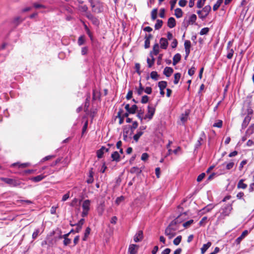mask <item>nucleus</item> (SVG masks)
<instances>
[{"mask_svg": "<svg viewBox=\"0 0 254 254\" xmlns=\"http://www.w3.org/2000/svg\"><path fill=\"white\" fill-rule=\"evenodd\" d=\"M182 214L173 220L165 230V234L169 239H171L176 235V231L179 229V224L181 222L180 217Z\"/></svg>", "mask_w": 254, "mask_h": 254, "instance_id": "f257e3e1", "label": "nucleus"}, {"mask_svg": "<svg viewBox=\"0 0 254 254\" xmlns=\"http://www.w3.org/2000/svg\"><path fill=\"white\" fill-rule=\"evenodd\" d=\"M232 210L231 204H226L220 209V215L218 217V220L224 219L225 217L229 215Z\"/></svg>", "mask_w": 254, "mask_h": 254, "instance_id": "f03ea898", "label": "nucleus"}, {"mask_svg": "<svg viewBox=\"0 0 254 254\" xmlns=\"http://www.w3.org/2000/svg\"><path fill=\"white\" fill-rule=\"evenodd\" d=\"M92 11L95 13H100L103 10V3L99 1H93L92 0H89Z\"/></svg>", "mask_w": 254, "mask_h": 254, "instance_id": "7ed1b4c3", "label": "nucleus"}, {"mask_svg": "<svg viewBox=\"0 0 254 254\" xmlns=\"http://www.w3.org/2000/svg\"><path fill=\"white\" fill-rule=\"evenodd\" d=\"M90 200L86 199L83 201L82 204V212L81 213V216L85 217L87 216L88 212L90 210Z\"/></svg>", "mask_w": 254, "mask_h": 254, "instance_id": "20e7f679", "label": "nucleus"}, {"mask_svg": "<svg viewBox=\"0 0 254 254\" xmlns=\"http://www.w3.org/2000/svg\"><path fill=\"white\" fill-rule=\"evenodd\" d=\"M211 9V6L208 5L204 6L201 10L197 11V13L198 15V17L200 19H204L209 14Z\"/></svg>", "mask_w": 254, "mask_h": 254, "instance_id": "39448f33", "label": "nucleus"}, {"mask_svg": "<svg viewBox=\"0 0 254 254\" xmlns=\"http://www.w3.org/2000/svg\"><path fill=\"white\" fill-rule=\"evenodd\" d=\"M0 180L12 187H16L20 184V183L16 180L12 179L7 178H1Z\"/></svg>", "mask_w": 254, "mask_h": 254, "instance_id": "423d86ee", "label": "nucleus"}, {"mask_svg": "<svg viewBox=\"0 0 254 254\" xmlns=\"http://www.w3.org/2000/svg\"><path fill=\"white\" fill-rule=\"evenodd\" d=\"M155 109L152 106H148L147 108V113L145 115L144 117V119H148L151 120L152 119L153 116L155 113Z\"/></svg>", "mask_w": 254, "mask_h": 254, "instance_id": "0eeeda50", "label": "nucleus"}, {"mask_svg": "<svg viewBox=\"0 0 254 254\" xmlns=\"http://www.w3.org/2000/svg\"><path fill=\"white\" fill-rule=\"evenodd\" d=\"M69 234L70 233H68L66 234L61 235L59 237L60 239H64V246H67L71 243V240L67 238Z\"/></svg>", "mask_w": 254, "mask_h": 254, "instance_id": "6e6552de", "label": "nucleus"}, {"mask_svg": "<svg viewBox=\"0 0 254 254\" xmlns=\"http://www.w3.org/2000/svg\"><path fill=\"white\" fill-rule=\"evenodd\" d=\"M214 205L212 204H208L207 206L203 208L201 210L200 212L201 214H204L207 212L210 211L213 208Z\"/></svg>", "mask_w": 254, "mask_h": 254, "instance_id": "1a4fd4ad", "label": "nucleus"}, {"mask_svg": "<svg viewBox=\"0 0 254 254\" xmlns=\"http://www.w3.org/2000/svg\"><path fill=\"white\" fill-rule=\"evenodd\" d=\"M143 238V232L139 231L134 237V241L135 242L140 241Z\"/></svg>", "mask_w": 254, "mask_h": 254, "instance_id": "9d476101", "label": "nucleus"}, {"mask_svg": "<svg viewBox=\"0 0 254 254\" xmlns=\"http://www.w3.org/2000/svg\"><path fill=\"white\" fill-rule=\"evenodd\" d=\"M160 44L162 49H166L167 48L168 43L166 39L161 38L160 40Z\"/></svg>", "mask_w": 254, "mask_h": 254, "instance_id": "9b49d317", "label": "nucleus"}, {"mask_svg": "<svg viewBox=\"0 0 254 254\" xmlns=\"http://www.w3.org/2000/svg\"><path fill=\"white\" fill-rule=\"evenodd\" d=\"M176 20L174 17H170L168 20L167 25L170 28H173L176 26Z\"/></svg>", "mask_w": 254, "mask_h": 254, "instance_id": "f8f14e48", "label": "nucleus"}, {"mask_svg": "<svg viewBox=\"0 0 254 254\" xmlns=\"http://www.w3.org/2000/svg\"><path fill=\"white\" fill-rule=\"evenodd\" d=\"M212 243L210 242L204 244L201 248V254H204L206 251L211 247Z\"/></svg>", "mask_w": 254, "mask_h": 254, "instance_id": "ddd939ff", "label": "nucleus"}, {"mask_svg": "<svg viewBox=\"0 0 254 254\" xmlns=\"http://www.w3.org/2000/svg\"><path fill=\"white\" fill-rule=\"evenodd\" d=\"M173 69L171 67H166L164 68L163 73L167 76L169 77L173 72Z\"/></svg>", "mask_w": 254, "mask_h": 254, "instance_id": "4468645a", "label": "nucleus"}, {"mask_svg": "<svg viewBox=\"0 0 254 254\" xmlns=\"http://www.w3.org/2000/svg\"><path fill=\"white\" fill-rule=\"evenodd\" d=\"M111 158L113 161L118 162L120 161V155L118 152L114 151L111 155Z\"/></svg>", "mask_w": 254, "mask_h": 254, "instance_id": "2eb2a0df", "label": "nucleus"}, {"mask_svg": "<svg viewBox=\"0 0 254 254\" xmlns=\"http://www.w3.org/2000/svg\"><path fill=\"white\" fill-rule=\"evenodd\" d=\"M104 149H106V152H108L109 148H107L105 147L102 146L99 150L97 152V156L98 158H101L104 154Z\"/></svg>", "mask_w": 254, "mask_h": 254, "instance_id": "dca6fc26", "label": "nucleus"}, {"mask_svg": "<svg viewBox=\"0 0 254 254\" xmlns=\"http://www.w3.org/2000/svg\"><path fill=\"white\" fill-rule=\"evenodd\" d=\"M150 56L151 58V60H150L149 58H147V63L148 64V67L149 68H150L152 66L155 62V58L153 57L152 55V52H150Z\"/></svg>", "mask_w": 254, "mask_h": 254, "instance_id": "f3484780", "label": "nucleus"}, {"mask_svg": "<svg viewBox=\"0 0 254 254\" xmlns=\"http://www.w3.org/2000/svg\"><path fill=\"white\" fill-rule=\"evenodd\" d=\"M181 55L178 53L175 55L173 59V64L175 65L177 64L181 60Z\"/></svg>", "mask_w": 254, "mask_h": 254, "instance_id": "a211bd4d", "label": "nucleus"}, {"mask_svg": "<svg viewBox=\"0 0 254 254\" xmlns=\"http://www.w3.org/2000/svg\"><path fill=\"white\" fill-rule=\"evenodd\" d=\"M248 234V230H245L243 231L240 237H239L236 240V242L238 244H239L241 241Z\"/></svg>", "mask_w": 254, "mask_h": 254, "instance_id": "6ab92c4d", "label": "nucleus"}, {"mask_svg": "<svg viewBox=\"0 0 254 254\" xmlns=\"http://www.w3.org/2000/svg\"><path fill=\"white\" fill-rule=\"evenodd\" d=\"M137 246L136 245L131 244L129 246L128 248V252L129 254H135L136 253V248Z\"/></svg>", "mask_w": 254, "mask_h": 254, "instance_id": "aec40b11", "label": "nucleus"}, {"mask_svg": "<svg viewBox=\"0 0 254 254\" xmlns=\"http://www.w3.org/2000/svg\"><path fill=\"white\" fill-rule=\"evenodd\" d=\"M44 178H45L44 176H43L42 175H38L36 177L31 178V180L34 182H40L41 180H42Z\"/></svg>", "mask_w": 254, "mask_h": 254, "instance_id": "412c9836", "label": "nucleus"}, {"mask_svg": "<svg viewBox=\"0 0 254 254\" xmlns=\"http://www.w3.org/2000/svg\"><path fill=\"white\" fill-rule=\"evenodd\" d=\"M183 11L180 8H177L175 10V15L177 18H180L183 16Z\"/></svg>", "mask_w": 254, "mask_h": 254, "instance_id": "4be33fe9", "label": "nucleus"}, {"mask_svg": "<svg viewBox=\"0 0 254 254\" xmlns=\"http://www.w3.org/2000/svg\"><path fill=\"white\" fill-rule=\"evenodd\" d=\"M197 18L196 15L194 14H191L189 19L188 24H193L196 21Z\"/></svg>", "mask_w": 254, "mask_h": 254, "instance_id": "5701e85b", "label": "nucleus"}, {"mask_svg": "<svg viewBox=\"0 0 254 254\" xmlns=\"http://www.w3.org/2000/svg\"><path fill=\"white\" fill-rule=\"evenodd\" d=\"M251 118L249 116H247L245 118L244 121L243 122V124H242L243 127H246L248 126V125L249 124V123L251 120Z\"/></svg>", "mask_w": 254, "mask_h": 254, "instance_id": "b1692460", "label": "nucleus"}, {"mask_svg": "<svg viewBox=\"0 0 254 254\" xmlns=\"http://www.w3.org/2000/svg\"><path fill=\"white\" fill-rule=\"evenodd\" d=\"M18 165L19 168H25L28 166L30 165V164L28 163L19 164V163L17 162L12 164L11 165V167H15V166Z\"/></svg>", "mask_w": 254, "mask_h": 254, "instance_id": "393cba45", "label": "nucleus"}, {"mask_svg": "<svg viewBox=\"0 0 254 254\" xmlns=\"http://www.w3.org/2000/svg\"><path fill=\"white\" fill-rule=\"evenodd\" d=\"M143 131L141 130H137V133L133 136L134 140L137 142L138 141L139 137L143 134Z\"/></svg>", "mask_w": 254, "mask_h": 254, "instance_id": "a878e982", "label": "nucleus"}, {"mask_svg": "<svg viewBox=\"0 0 254 254\" xmlns=\"http://www.w3.org/2000/svg\"><path fill=\"white\" fill-rule=\"evenodd\" d=\"M223 0H218L216 3L213 6V10L214 11L217 10L218 8L220 7L222 3L223 2Z\"/></svg>", "mask_w": 254, "mask_h": 254, "instance_id": "bb28decb", "label": "nucleus"}, {"mask_svg": "<svg viewBox=\"0 0 254 254\" xmlns=\"http://www.w3.org/2000/svg\"><path fill=\"white\" fill-rule=\"evenodd\" d=\"M163 24V21L162 20L157 19L156 21V23L155 25V29L156 30H158L161 28Z\"/></svg>", "mask_w": 254, "mask_h": 254, "instance_id": "cd10ccee", "label": "nucleus"}, {"mask_svg": "<svg viewBox=\"0 0 254 254\" xmlns=\"http://www.w3.org/2000/svg\"><path fill=\"white\" fill-rule=\"evenodd\" d=\"M137 127H138L137 122L136 121H134L132 123V125L129 127L131 129V132H130V135H131L133 133L134 130L135 129H136Z\"/></svg>", "mask_w": 254, "mask_h": 254, "instance_id": "c85d7f7f", "label": "nucleus"}, {"mask_svg": "<svg viewBox=\"0 0 254 254\" xmlns=\"http://www.w3.org/2000/svg\"><path fill=\"white\" fill-rule=\"evenodd\" d=\"M153 52L154 55L156 56L158 54L159 52V47L158 44H155L153 46Z\"/></svg>", "mask_w": 254, "mask_h": 254, "instance_id": "c756f323", "label": "nucleus"}, {"mask_svg": "<svg viewBox=\"0 0 254 254\" xmlns=\"http://www.w3.org/2000/svg\"><path fill=\"white\" fill-rule=\"evenodd\" d=\"M33 7L35 9H40V8H46V6L45 5L37 3L34 2L33 3Z\"/></svg>", "mask_w": 254, "mask_h": 254, "instance_id": "7c9ffc66", "label": "nucleus"}, {"mask_svg": "<svg viewBox=\"0 0 254 254\" xmlns=\"http://www.w3.org/2000/svg\"><path fill=\"white\" fill-rule=\"evenodd\" d=\"M167 85V83L165 81H161L158 82V86L160 89H164Z\"/></svg>", "mask_w": 254, "mask_h": 254, "instance_id": "2f4dec72", "label": "nucleus"}, {"mask_svg": "<svg viewBox=\"0 0 254 254\" xmlns=\"http://www.w3.org/2000/svg\"><path fill=\"white\" fill-rule=\"evenodd\" d=\"M150 77L154 80H157L158 79L159 75L156 71H153L150 73Z\"/></svg>", "mask_w": 254, "mask_h": 254, "instance_id": "473e14b6", "label": "nucleus"}, {"mask_svg": "<svg viewBox=\"0 0 254 254\" xmlns=\"http://www.w3.org/2000/svg\"><path fill=\"white\" fill-rule=\"evenodd\" d=\"M181 75L180 73H176L174 74V83L175 84H177L178 83L181 78Z\"/></svg>", "mask_w": 254, "mask_h": 254, "instance_id": "72a5a7b5", "label": "nucleus"}, {"mask_svg": "<svg viewBox=\"0 0 254 254\" xmlns=\"http://www.w3.org/2000/svg\"><path fill=\"white\" fill-rule=\"evenodd\" d=\"M234 52V51L233 49H227V58L228 59H231L233 57Z\"/></svg>", "mask_w": 254, "mask_h": 254, "instance_id": "f704fd0d", "label": "nucleus"}, {"mask_svg": "<svg viewBox=\"0 0 254 254\" xmlns=\"http://www.w3.org/2000/svg\"><path fill=\"white\" fill-rule=\"evenodd\" d=\"M247 187V185L243 183V180H241L238 184V188L245 189Z\"/></svg>", "mask_w": 254, "mask_h": 254, "instance_id": "c9c22d12", "label": "nucleus"}, {"mask_svg": "<svg viewBox=\"0 0 254 254\" xmlns=\"http://www.w3.org/2000/svg\"><path fill=\"white\" fill-rule=\"evenodd\" d=\"M90 231H91V229L89 227H87L86 228V230H85V233H84V237L82 239L83 241H86V239H87V238L88 237V236H89L90 233Z\"/></svg>", "mask_w": 254, "mask_h": 254, "instance_id": "e433bc0d", "label": "nucleus"}, {"mask_svg": "<svg viewBox=\"0 0 254 254\" xmlns=\"http://www.w3.org/2000/svg\"><path fill=\"white\" fill-rule=\"evenodd\" d=\"M254 131V124L251 125L246 131V133L251 135Z\"/></svg>", "mask_w": 254, "mask_h": 254, "instance_id": "4c0bfd02", "label": "nucleus"}, {"mask_svg": "<svg viewBox=\"0 0 254 254\" xmlns=\"http://www.w3.org/2000/svg\"><path fill=\"white\" fill-rule=\"evenodd\" d=\"M151 19L153 20H154L157 18V9L155 8L153 9L151 11Z\"/></svg>", "mask_w": 254, "mask_h": 254, "instance_id": "58836bf2", "label": "nucleus"}, {"mask_svg": "<svg viewBox=\"0 0 254 254\" xmlns=\"http://www.w3.org/2000/svg\"><path fill=\"white\" fill-rule=\"evenodd\" d=\"M182 240V236H178L177 238H176L174 241H173V244L176 245L178 246L180 244Z\"/></svg>", "mask_w": 254, "mask_h": 254, "instance_id": "ea45409f", "label": "nucleus"}, {"mask_svg": "<svg viewBox=\"0 0 254 254\" xmlns=\"http://www.w3.org/2000/svg\"><path fill=\"white\" fill-rule=\"evenodd\" d=\"M137 106L136 105H133L130 107V110L129 111V114H134L137 110Z\"/></svg>", "mask_w": 254, "mask_h": 254, "instance_id": "a19ab883", "label": "nucleus"}, {"mask_svg": "<svg viewBox=\"0 0 254 254\" xmlns=\"http://www.w3.org/2000/svg\"><path fill=\"white\" fill-rule=\"evenodd\" d=\"M40 234V230L39 229H36L33 233L32 234V239H35L37 238L38 235Z\"/></svg>", "mask_w": 254, "mask_h": 254, "instance_id": "79ce46f5", "label": "nucleus"}, {"mask_svg": "<svg viewBox=\"0 0 254 254\" xmlns=\"http://www.w3.org/2000/svg\"><path fill=\"white\" fill-rule=\"evenodd\" d=\"M188 114L187 113H186L185 114H182L181 115V121L183 123H185L187 120H188Z\"/></svg>", "mask_w": 254, "mask_h": 254, "instance_id": "37998d69", "label": "nucleus"}, {"mask_svg": "<svg viewBox=\"0 0 254 254\" xmlns=\"http://www.w3.org/2000/svg\"><path fill=\"white\" fill-rule=\"evenodd\" d=\"M209 29L207 27L203 28L201 29V30H200V32H199V34L201 35L207 34L208 33V32H209Z\"/></svg>", "mask_w": 254, "mask_h": 254, "instance_id": "c03bdc74", "label": "nucleus"}, {"mask_svg": "<svg viewBox=\"0 0 254 254\" xmlns=\"http://www.w3.org/2000/svg\"><path fill=\"white\" fill-rule=\"evenodd\" d=\"M84 42H85V39H84V36H80L78 39V41H77L78 44L79 46H81V45H83L84 43Z\"/></svg>", "mask_w": 254, "mask_h": 254, "instance_id": "a18cd8bd", "label": "nucleus"}, {"mask_svg": "<svg viewBox=\"0 0 254 254\" xmlns=\"http://www.w3.org/2000/svg\"><path fill=\"white\" fill-rule=\"evenodd\" d=\"M93 172L92 169L90 171L89 178L87 180L88 184H91L93 182Z\"/></svg>", "mask_w": 254, "mask_h": 254, "instance_id": "49530a36", "label": "nucleus"}, {"mask_svg": "<svg viewBox=\"0 0 254 254\" xmlns=\"http://www.w3.org/2000/svg\"><path fill=\"white\" fill-rule=\"evenodd\" d=\"M138 113L137 115V117L140 120L141 122L142 121L143 119V111L141 110L137 111Z\"/></svg>", "mask_w": 254, "mask_h": 254, "instance_id": "de8ad7c7", "label": "nucleus"}, {"mask_svg": "<svg viewBox=\"0 0 254 254\" xmlns=\"http://www.w3.org/2000/svg\"><path fill=\"white\" fill-rule=\"evenodd\" d=\"M78 9L82 12H86L88 10V7L86 5H80L78 6Z\"/></svg>", "mask_w": 254, "mask_h": 254, "instance_id": "09e8293b", "label": "nucleus"}, {"mask_svg": "<svg viewBox=\"0 0 254 254\" xmlns=\"http://www.w3.org/2000/svg\"><path fill=\"white\" fill-rule=\"evenodd\" d=\"M140 65L138 63H136L135 64V69L136 72L138 75H140L141 71L140 70Z\"/></svg>", "mask_w": 254, "mask_h": 254, "instance_id": "8fccbe9b", "label": "nucleus"}, {"mask_svg": "<svg viewBox=\"0 0 254 254\" xmlns=\"http://www.w3.org/2000/svg\"><path fill=\"white\" fill-rule=\"evenodd\" d=\"M143 91H144V88L142 87L141 83L140 82L139 88L137 89V94L139 95H140L142 94Z\"/></svg>", "mask_w": 254, "mask_h": 254, "instance_id": "3c124183", "label": "nucleus"}, {"mask_svg": "<svg viewBox=\"0 0 254 254\" xmlns=\"http://www.w3.org/2000/svg\"><path fill=\"white\" fill-rule=\"evenodd\" d=\"M202 141V138L201 137H200L196 143L195 145V148L197 149L201 145V141Z\"/></svg>", "mask_w": 254, "mask_h": 254, "instance_id": "603ef678", "label": "nucleus"}, {"mask_svg": "<svg viewBox=\"0 0 254 254\" xmlns=\"http://www.w3.org/2000/svg\"><path fill=\"white\" fill-rule=\"evenodd\" d=\"M185 49H190L191 47V43L189 40H186L184 43Z\"/></svg>", "mask_w": 254, "mask_h": 254, "instance_id": "864d4df0", "label": "nucleus"}, {"mask_svg": "<svg viewBox=\"0 0 254 254\" xmlns=\"http://www.w3.org/2000/svg\"><path fill=\"white\" fill-rule=\"evenodd\" d=\"M193 220L191 219L183 223V225L185 227H188L190 226L192 223Z\"/></svg>", "mask_w": 254, "mask_h": 254, "instance_id": "5fc2aeb1", "label": "nucleus"}, {"mask_svg": "<svg viewBox=\"0 0 254 254\" xmlns=\"http://www.w3.org/2000/svg\"><path fill=\"white\" fill-rule=\"evenodd\" d=\"M88 51V48L87 47H83L81 49V54L85 55L87 54Z\"/></svg>", "mask_w": 254, "mask_h": 254, "instance_id": "6e6d98bb", "label": "nucleus"}, {"mask_svg": "<svg viewBox=\"0 0 254 254\" xmlns=\"http://www.w3.org/2000/svg\"><path fill=\"white\" fill-rule=\"evenodd\" d=\"M195 71V68L193 66H192L190 69H189L188 74L190 76H192V75L194 74Z\"/></svg>", "mask_w": 254, "mask_h": 254, "instance_id": "4d7b16f0", "label": "nucleus"}, {"mask_svg": "<svg viewBox=\"0 0 254 254\" xmlns=\"http://www.w3.org/2000/svg\"><path fill=\"white\" fill-rule=\"evenodd\" d=\"M187 3V0H180L179 1V5L181 7H184Z\"/></svg>", "mask_w": 254, "mask_h": 254, "instance_id": "13d9d810", "label": "nucleus"}, {"mask_svg": "<svg viewBox=\"0 0 254 254\" xmlns=\"http://www.w3.org/2000/svg\"><path fill=\"white\" fill-rule=\"evenodd\" d=\"M205 175L204 173L200 174L197 178V181L198 182H201L204 178Z\"/></svg>", "mask_w": 254, "mask_h": 254, "instance_id": "bf43d9fd", "label": "nucleus"}, {"mask_svg": "<svg viewBox=\"0 0 254 254\" xmlns=\"http://www.w3.org/2000/svg\"><path fill=\"white\" fill-rule=\"evenodd\" d=\"M148 101V97L147 95H144L142 97L141 103L145 104L147 103Z\"/></svg>", "mask_w": 254, "mask_h": 254, "instance_id": "052dcab7", "label": "nucleus"}, {"mask_svg": "<svg viewBox=\"0 0 254 254\" xmlns=\"http://www.w3.org/2000/svg\"><path fill=\"white\" fill-rule=\"evenodd\" d=\"M234 165V162H230L226 164V169L228 170H230L232 169Z\"/></svg>", "mask_w": 254, "mask_h": 254, "instance_id": "680f3d73", "label": "nucleus"}, {"mask_svg": "<svg viewBox=\"0 0 254 254\" xmlns=\"http://www.w3.org/2000/svg\"><path fill=\"white\" fill-rule=\"evenodd\" d=\"M117 117L120 118L119 124L120 125L122 124L123 123V122H124V117H121V111H119L118 112Z\"/></svg>", "mask_w": 254, "mask_h": 254, "instance_id": "e2e57ef3", "label": "nucleus"}, {"mask_svg": "<svg viewBox=\"0 0 254 254\" xmlns=\"http://www.w3.org/2000/svg\"><path fill=\"white\" fill-rule=\"evenodd\" d=\"M177 0H170V5H171V10H172L174 8Z\"/></svg>", "mask_w": 254, "mask_h": 254, "instance_id": "0e129e2a", "label": "nucleus"}, {"mask_svg": "<svg viewBox=\"0 0 254 254\" xmlns=\"http://www.w3.org/2000/svg\"><path fill=\"white\" fill-rule=\"evenodd\" d=\"M99 213L101 214L104 211V204L101 203L98 206Z\"/></svg>", "mask_w": 254, "mask_h": 254, "instance_id": "69168bd1", "label": "nucleus"}, {"mask_svg": "<svg viewBox=\"0 0 254 254\" xmlns=\"http://www.w3.org/2000/svg\"><path fill=\"white\" fill-rule=\"evenodd\" d=\"M207 217H206V216L203 217L199 223V225L200 226L204 225H205L204 222L207 220Z\"/></svg>", "mask_w": 254, "mask_h": 254, "instance_id": "338daca9", "label": "nucleus"}, {"mask_svg": "<svg viewBox=\"0 0 254 254\" xmlns=\"http://www.w3.org/2000/svg\"><path fill=\"white\" fill-rule=\"evenodd\" d=\"M148 158V155L146 153H144L141 155V160L142 161H146Z\"/></svg>", "mask_w": 254, "mask_h": 254, "instance_id": "774afa93", "label": "nucleus"}]
</instances>
